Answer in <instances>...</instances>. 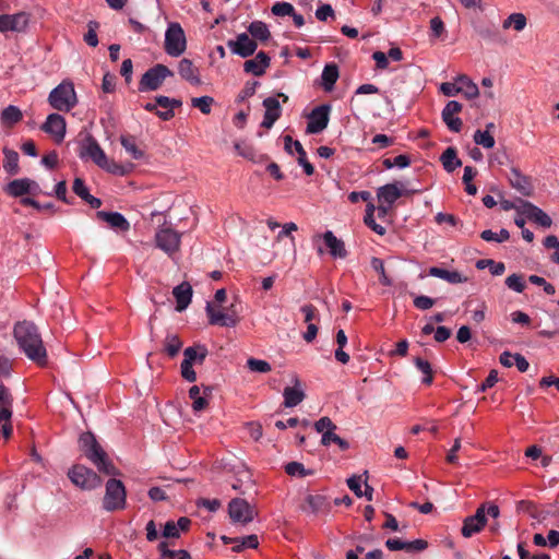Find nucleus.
Wrapping results in <instances>:
<instances>
[{
	"instance_id": "f257e3e1",
	"label": "nucleus",
	"mask_w": 559,
	"mask_h": 559,
	"mask_svg": "<svg viewBox=\"0 0 559 559\" xmlns=\"http://www.w3.org/2000/svg\"><path fill=\"white\" fill-rule=\"evenodd\" d=\"M13 335L20 349L28 359L40 367L47 365V350L44 346L37 326L31 321L17 322Z\"/></svg>"
},
{
	"instance_id": "f03ea898",
	"label": "nucleus",
	"mask_w": 559,
	"mask_h": 559,
	"mask_svg": "<svg viewBox=\"0 0 559 559\" xmlns=\"http://www.w3.org/2000/svg\"><path fill=\"white\" fill-rule=\"evenodd\" d=\"M79 444L84 455L106 475H117L118 469L108 460L107 453L103 450L92 432H84L80 436Z\"/></svg>"
},
{
	"instance_id": "7ed1b4c3",
	"label": "nucleus",
	"mask_w": 559,
	"mask_h": 559,
	"mask_svg": "<svg viewBox=\"0 0 559 559\" xmlns=\"http://www.w3.org/2000/svg\"><path fill=\"white\" fill-rule=\"evenodd\" d=\"M80 158H91L98 167L102 169L114 174V175H124L126 170L123 166L117 164L114 160H109L104 150L100 147L96 139L87 134L85 140L82 142L80 152Z\"/></svg>"
},
{
	"instance_id": "20e7f679",
	"label": "nucleus",
	"mask_w": 559,
	"mask_h": 559,
	"mask_svg": "<svg viewBox=\"0 0 559 559\" xmlns=\"http://www.w3.org/2000/svg\"><path fill=\"white\" fill-rule=\"evenodd\" d=\"M50 106L59 111H70L78 103L74 85L63 81L48 96Z\"/></svg>"
},
{
	"instance_id": "39448f33",
	"label": "nucleus",
	"mask_w": 559,
	"mask_h": 559,
	"mask_svg": "<svg viewBox=\"0 0 559 559\" xmlns=\"http://www.w3.org/2000/svg\"><path fill=\"white\" fill-rule=\"evenodd\" d=\"M126 504L127 491L123 483L116 478L108 479L103 498V508L108 512H114L123 510Z\"/></svg>"
},
{
	"instance_id": "423d86ee",
	"label": "nucleus",
	"mask_w": 559,
	"mask_h": 559,
	"mask_svg": "<svg viewBox=\"0 0 559 559\" xmlns=\"http://www.w3.org/2000/svg\"><path fill=\"white\" fill-rule=\"evenodd\" d=\"M68 477L74 486L82 490H93L102 485V478L93 469L82 464L73 465L68 472Z\"/></svg>"
},
{
	"instance_id": "0eeeda50",
	"label": "nucleus",
	"mask_w": 559,
	"mask_h": 559,
	"mask_svg": "<svg viewBox=\"0 0 559 559\" xmlns=\"http://www.w3.org/2000/svg\"><path fill=\"white\" fill-rule=\"evenodd\" d=\"M187 40L179 23H169L165 33V51L171 57H179L186 51Z\"/></svg>"
},
{
	"instance_id": "6e6552de",
	"label": "nucleus",
	"mask_w": 559,
	"mask_h": 559,
	"mask_svg": "<svg viewBox=\"0 0 559 559\" xmlns=\"http://www.w3.org/2000/svg\"><path fill=\"white\" fill-rule=\"evenodd\" d=\"M174 72L164 64H156L150 68L139 82V92L156 91L160 87L166 78L173 76Z\"/></svg>"
},
{
	"instance_id": "1a4fd4ad",
	"label": "nucleus",
	"mask_w": 559,
	"mask_h": 559,
	"mask_svg": "<svg viewBox=\"0 0 559 559\" xmlns=\"http://www.w3.org/2000/svg\"><path fill=\"white\" fill-rule=\"evenodd\" d=\"M5 8V1L0 0V32H24L29 22V14L24 11L14 14H5L3 13Z\"/></svg>"
},
{
	"instance_id": "9d476101",
	"label": "nucleus",
	"mask_w": 559,
	"mask_h": 559,
	"mask_svg": "<svg viewBox=\"0 0 559 559\" xmlns=\"http://www.w3.org/2000/svg\"><path fill=\"white\" fill-rule=\"evenodd\" d=\"M181 234L168 226L160 227L155 234L156 247L168 257H173L180 248Z\"/></svg>"
},
{
	"instance_id": "9b49d317",
	"label": "nucleus",
	"mask_w": 559,
	"mask_h": 559,
	"mask_svg": "<svg viewBox=\"0 0 559 559\" xmlns=\"http://www.w3.org/2000/svg\"><path fill=\"white\" fill-rule=\"evenodd\" d=\"M12 403L13 397L7 386L0 384V429L2 436L9 439L12 435Z\"/></svg>"
},
{
	"instance_id": "f8f14e48",
	"label": "nucleus",
	"mask_w": 559,
	"mask_h": 559,
	"mask_svg": "<svg viewBox=\"0 0 559 559\" xmlns=\"http://www.w3.org/2000/svg\"><path fill=\"white\" fill-rule=\"evenodd\" d=\"M228 513L233 522L246 525L257 515L255 509L241 498L231 499L228 504Z\"/></svg>"
},
{
	"instance_id": "ddd939ff",
	"label": "nucleus",
	"mask_w": 559,
	"mask_h": 559,
	"mask_svg": "<svg viewBox=\"0 0 559 559\" xmlns=\"http://www.w3.org/2000/svg\"><path fill=\"white\" fill-rule=\"evenodd\" d=\"M205 310L209 317V322L212 325L236 326L240 321L234 305H231L226 311H221L215 310L214 306L211 302H207Z\"/></svg>"
},
{
	"instance_id": "4468645a",
	"label": "nucleus",
	"mask_w": 559,
	"mask_h": 559,
	"mask_svg": "<svg viewBox=\"0 0 559 559\" xmlns=\"http://www.w3.org/2000/svg\"><path fill=\"white\" fill-rule=\"evenodd\" d=\"M331 105L322 104L312 109L308 116L306 132L308 134H318L322 132L330 121Z\"/></svg>"
},
{
	"instance_id": "2eb2a0df",
	"label": "nucleus",
	"mask_w": 559,
	"mask_h": 559,
	"mask_svg": "<svg viewBox=\"0 0 559 559\" xmlns=\"http://www.w3.org/2000/svg\"><path fill=\"white\" fill-rule=\"evenodd\" d=\"M227 47L233 53L240 56L241 58H248L254 53L258 48V44L254 39L250 38L247 33L238 34L236 39H229Z\"/></svg>"
},
{
	"instance_id": "dca6fc26",
	"label": "nucleus",
	"mask_w": 559,
	"mask_h": 559,
	"mask_svg": "<svg viewBox=\"0 0 559 559\" xmlns=\"http://www.w3.org/2000/svg\"><path fill=\"white\" fill-rule=\"evenodd\" d=\"M519 202H520L521 215L535 222L536 224L540 225L542 227L548 228L551 226L552 221H551L550 216L548 214H546L543 210H540L538 206H536L533 203L525 201L523 199H519Z\"/></svg>"
},
{
	"instance_id": "f3484780",
	"label": "nucleus",
	"mask_w": 559,
	"mask_h": 559,
	"mask_svg": "<svg viewBox=\"0 0 559 559\" xmlns=\"http://www.w3.org/2000/svg\"><path fill=\"white\" fill-rule=\"evenodd\" d=\"M284 150L286 153L293 155L294 151L297 152V162L304 168V171L307 176H311L314 173L313 165L308 160L307 153L304 150L301 143L299 141H294L290 135H285L284 138Z\"/></svg>"
},
{
	"instance_id": "a211bd4d",
	"label": "nucleus",
	"mask_w": 559,
	"mask_h": 559,
	"mask_svg": "<svg viewBox=\"0 0 559 559\" xmlns=\"http://www.w3.org/2000/svg\"><path fill=\"white\" fill-rule=\"evenodd\" d=\"M66 120L59 114H50L45 123L41 126V130L55 138L57 143L63 141L66 135Z\"/></svg>"
},
{
	"instance_id": "6ab92c4d",
	"label": "nucleus",
	"mask_w": 559,
	"mask_h": 559,
	"mask_svg": "<svg viewBox=\"0 0 559 559\" xmlns=\"http://www.w3.org/2000/svg\"><path fill=\"white\" fill-rule=\"evenodd\" d=\"M404 187L403 182L386 183L380 187L377 191L379 203H385L389 206L403 195L401 188Z\"/></svg>"
},
{
	"instance_id": "aec40b11",
	"label": "nucleus",
	"mask_w": 559,
	"mask_h": 559,
	"mask_svg": "<svg viewBox=\"0 0 559 559\" xmlns=\"http://www.w3.org/2000/svg\"><path fill=\"white\" fill-rule=\"evenodd\" d=\"M271 59L264 51H259L253 59L246 60L243 63V70L247 73H251L255 76H261L265 73V70L270 67Z\"/></svg>"
},
{
	"instance_id": "412c9836",
	"label": "nucleus",
	"mask_w": 559,
	"mask_h": 559,
	"mask_svg": "<svg viewBox=\"0 0 559 559\" xmlns=\"http://www.w3.org/2000/svg\"><path fill=\"white\" fill-rule=\"evenodd\" d=\"M265 108L263 121L261 127L270 129L273 127L275 121L281 117L282 108L280 102L275 97H267L263 100Z\"/></svg>"
},
{
	"instance_id": "4be33fe9",
	"label": "nucleus",
	"mask_w": 559,
	"mask_h": 559,
	"mask_svg": "<svg viewBox=\"0 0 559 559\" xmlns=\"http://www.w3.org/2000/svg\"><path fill=\"white\" fill-rule=\"evenodd\" d=\"M178 72L181 79L191 85L199 86L202 84L200 71L190 59L183 58L179 61Z\"/></svg>"
},
{
	"instance_id": "5701e85b",
	"label": "nucleus",
	"mask_w": 559,
	"mask_h": 559,
	"mask_svg": "<svg viewBox=\"0 0 559 559\" xmlns=\"http://www.w3.org/2000/svg\"><path fill=\"white\" fill-rule=\"evenodd\" d=\"M322 238L333 258L345 259L347 257L348 253L344 241L338 239L331 230H326Z\"/></svg>"
},
{
	"instance_id": "b1692460",
	"label": "nucleus",
	"mask_w": 559,
	"mask_h": 559,
	"mask_svg": "<svg viewBox=\"0 0 559 559\" xmlns=\"http://www.w3.org/2000/svg\"><path fill=\"white\" fill-rule=\"evenodd\" d=\"M35 189H38V185L28 179V178H22V179H15L7 186L5 191L12 195V197H23L27 193L33 192Z\"/></svg>"
},
{
	"instance_id": "393cba45",
	"label": "nucleus",
	"mask_w": 559,
	"mask_h": 559,
	"mask_svg": "<svg viewBox=\"0 0 559 559\" xmlns=\"http://www.w3.org/2000/svg\"><path fill=\"white\" fill-rule=\"evenodd\" d=\"M156 102L163 110L156 111V115L164 121L171 119L175 116L174 109L182 105L181 100L169 98L167 96H157Z\"/></svg>"
},
{
	"instance_id": "a878e982",
	"label": "nucleus",
	"mask_w": 559,
	"mask_h": 559,
	"mask_svg": "<svg viewBox=\"0 0 559 559\" xmlns=\"http://www.w3.org/2000/svg\"><path fill=\"white\" fill-rule=\"evenodd\" d=\"M173 294H174V296L176 298V302H177L176 310L181 312L191 302L192 287L188 282H183L174 288Z\"/></svg>"
},
{
	"instance_id": "bb28decb",
	"label": "nucleus",
	"mask_w": 559,
	"mask_h": 559,
	"mask_svg": "<svg viewBox=\"0 0 559 559\" xmlns=\"http://www.w3.org/2000/svg\"><path fill=\"white\" fill-rule=\"evenodd\" d=\"M96 215L100 221L108 223L112 228L122 231H127L130 229V223L122 214L118 212L98 211Z\"/></svg>"
},
{
	"instance_id": "cd10ccee",
	"label": "nucleus",
	"mask_w": 559,
	"mask_h": 559,
	"mask_svg": "<svg viewBox=\"0 0 559 559\" xmlns=\"http://www.w3.org/2000/svg\"><path fill=\"white\" fill-rule=\"evenodd\" d=\"M511 186L521 194L530 197L533 193V186L526 176H523L518 169L513 168L509 177Z\"/></svg>"
},
{
	"instance_id": "c85d7f7f",
	"label": "nucleus",
	"mask_w": 559,
	"mask_h": 559,
	"mask_svg": "<svg viewBox=\"0 0 559 559\" xmlns=\"http://www.w3.org/2000/svg\"><path fill=\"white\" fill-rule=\"evenodd\" d=\"M428 274L433 277L441 278L450 284H459L467 282V277L457 271H449L438 266H432L428 270Z\"/></svg>"
},
{
	"instance_id": "c756f323",
	"label": "nucleus",
	"mask_w": 559,
	"mask_h": 559,
	"mask_svg": "<svg viewBox=\"0 0 559 559\" xmlns=\"http://www.w3.org/2000/svg\"><path fill=\"white\" fill-rule=\"evenodd\" d=\"M235 150L237 151L238 155L255 164H262L267 162L270 158L269 155L258 153L252 145L247 143H236Z\"/></svg>"
},
{
	"instance_id": "7c9ffc66",
	"label": "nucleus",
	"mask_w": 559,
	"mask_h": 559,
	"mask_svg": "<svg viewBox=\"0 0 559 559\" xmlns=\"http://www.w3.org/2000/svg\"><path fill=\"white\" fill-rule=\"evenodd\" d=\"M475 32L485 40L500 43L501 37L498 28L491 23H479L475 25Z\"/></svg>"
},
{
	"instance_id": "2f4dec72",
	"label": "nucleus",
	"mask_w": 559,
	"mask_h": 559,
	"mask_svg": "<svg viewBox=\"0 0 559 559\" xmlns=\"http://www.w3.org/2000/svg\"><path fill=\"white\" fill-rule=\"evenodd\" d=\"M183 360H188V362L193 364H202L207 356V349L204 345L195 344L193 346L187 347L183 350Z\"/></svg>"
},
{
	"instance_id": "473e14b6",
	"label": "nucleus",
	"mask_w": 559,
	"mask_h": 559,
	"mask_svg": "<svg viewBox=\"0 0 559 559\" xmlns=\"http://www.w3.org/2000/svg\"><path fill=\"white\" fill-rule=\"evenodd\" d=\"M340 72L338 67L335 63H329L322 71V86L324 91L330 92L333 90L334 84L338 79Z\"/></svg>"
},
{
	"instance_id": "72a5a7b5",
	"label": "nucleus",
	"mask_w": 559,
	"mask_h": 559,
	"mask_svg": "<svg viewBox=\"0 0 559 559\" xmlns=\"http://www.w3.org/2000/svg\"><path fill=\"white\" fill-rule=\"evenodd\" d=\"M175 542L163 540L158 544L157 549L163 557H169V559H191L190 554L187 550H171L169 547H174Z\"/></svg>"
},
{
	"instance_id": "f704fd0d",
	"label": "nucleus",
	"mask_w": 559,
	"mask_h": 559,
	"mask_svg": "<svg viewBox=\"0 0 559 559\" xmlns=\"http://www.w3.org/2000/svg\"><path fill=\"white\" fill-rule=\"evenodd\" d=\"M440 160L448 173L454 171L457 167L462 166L461 159L457 157V152L454 147H448L441 155Z\"/></svg>"
},
{
	"instance_id": "c9c22d12",
	"label": "nucleus",
	"mask_w": 559,
	"mask_h": 559,
	"mask_svg": "<svg viewBox=\"0 0 559 559\" xmlns=\"http://www.w3.org/2000/svg\"><path fill=\"white\" fill-rule=\"evenodd\" d=\"M23 118L22 111L14 105H9L1 112V123L5 127H12Z\"/></svg>"
},
{
	"instance_id": "e433bc0d",
	"label": "nucleus",
	"mask_w": 559,
	"mask_h": 559,
	"mask_svg": "<svg viewBox=\"0 0 559 559\" xmlns=\"http://www.w3.org/2000/svg\"><path fill=\"white\" fill-rule=\"evenodd\" d=\"M3 154H4V160H3L4 170L11 176L19 174V171H20L19 154L15 151L7 148V147L3 148Z\"/></svg>"
},
{
	"instance_id": "4c0bfd02",
	"label": "nucleus",
	"mask_w": 559,
	"mask_h": 559,
	"mask_svg": "<svg viewBox=\"0 0 559 559\" xmlns=\"http://www.w3.org/2000/svg\"><path fill=\"white\" fill-rule=\"evenodd\" d=\"M248 32L254 40L266 41L271 37L267 25L262 21L251 22L248 26Z\"/></svg>"
},
{
	"instance_id": "58836bf2",
	"label": "nucleus",
	"mask_w": 559,
	"mask_h": 559,
	"mask_svg": "<svg viewBox=\"0 0 559 559\" xmlns=\"http://www.w3.org/2000/svg\"><path fill=\"white\" fill-rule=\"evenodd\" d=\"M459 93H463L467 99H473L478 96L479 90L466 75H461L457 79Z\"/></svg>"
},
{
	"instance_id": "ea45409f",
	"label": "nucleus",
	"mask_w": 559,
	"mask_h": 559,
	"mask_svg": "<svg viewBox=\"0 0 559 559\" xmlns=\"http://www.w3.org/2000/svg\"><path fill=\"white\" fill-rule=\"evenodd\" d=\"M283 396L284 405L286 407H295L304 401L305 393L300 389L286 386L284 389Z\"/></svg>"
},
{
	"instance_id": "a19ab883",
	"label": "nucleus",
	"mask_w": 559,
	"mask_h": 559,
	"mask_svg": "<svg viewBox=\"0 0 559 559\" xmlns=\"http://www.w3.org/2000/svg\"><path fill=\"white\" fill-rule=\"evenodd\" d=\"M516 511L519 513H526L538 521H543L546 519V515L537 509V506L533 501L530 500L518 501Z\"/></svg>"
},
{
	"instance_id": "79ce46f5",
	"label": "nucleus",
	"mask_w": 559,
	"mask_h": 559,
	"mask_svg": "<svg viewBox=\"0 0 559 559\" xmlns=\"http://www.w3.org/2000/svg\"><path fill=\"white\" fill-rule=\"evenodd\" d=\"M120 143L123 148L131 155L134 159H140L144 156V152L140 150L136 145V139L133 135L124 134L120 136Z\"/></svg>"
},
{
	"instance_id": "37998d69",
	"label": "nucleus",
	"mask_w": 559,
	"mask_h": 559,
	"mask_svg": "<svg viewBox=\"0 0 559 559\" xmlns=\"http://www.w3.org/2000/svg\"><path fill=\"white\" fill-rule=\"evenodd\" d=\"M306 503L313 513L328 509L326 498L322 495H308L306 497Z\"/></svg>"
},
{
	"instance_id": "c03bdc74",
	"label": "nucleus",
	"mask_w": 559,
	"mask_h": 559,
	"mask_svg": "<svg viewBox=\"0 0 559 559\" xmlns=\"http://www.w3.org/2000/svg\"><path fill=\"white\" fill-rule=\"evenodd\" d=\"M414 362H415V366L417 367V369L425 374V377L423 378V383L430 385L433 381V374H432V369H431V365L429 364V361H427L420 357H416L414 359Z\"/></svg>"
},
{
	"instance_id": "a18cd8bd",
	"label": "nucleus",
	"mask_w": 559,
	"mask_h": 559,
	"mask_svg": "<svg viewBox=\"0 0 559 559\" xmlns=\"http://www.w3.org/2000/svg\"><path fill=\"white\" fill-rule=\"evenodd\" d=\"M370 264H371V267L379 274V282L383 286H391L392 285V281H391V278L385 273L383 261L380 258L373 257L371 259Z\"/></svg>"
},
{
	"instance_id": "49530a36",
	"label": "nucleus",
	"mask_w": 559,
	"mask_h": 559,
	"mask_svg": "<svg viewBox=\"0 0 559 559\" xmlns=\"http://www.w3.org/2000/svg\"><path fill=\"white\" fill-rule=\"evenodd\" d=\"M214 103L215 100L211 96L193 97L191 99L192 107L198 108L204 115L211 114L212 105Z\"/></svg>"
},
{
	"instance_id": "de8ad7c7",
	"label": "nucleus",
	"mask_w": 559,
	"mask_h": 559,
	"mask_svg": "<svg viewBox=\"0 0 559 559\" xmlns=\"http://www.w3.org/2000/svg\"><path fill=\"white\" fill-rule=\"evenodd\" d=\"M182 347L178 335L169 334L165 338V350L170 357H175Z\"/></svg>"
},
{
	"instance_id": "09e8293b",
	"label": "nucleus",
	"mask_w": 559,
	"mask_h": 559,
	"mask_svg": "<svg viewBox=\"0 0 559 559\" xmlns=\"http://www.w3.org/2000/svg\"><path fill=\"white\" fill-rule=\"evenodd\" d=\"M285 472L289 476H298V477H306L309 475H312L313 472L310 469H306L304 464L299 462H289L285 465Z\"/></svg>"
},
{
	"instance_id": "8fccbe9b",
	"label": "nucleus",
	"mask_w": 559,
	"mask_h": 559,
	"mask_svg": "<svg viewBox=\"0 0 559 559\" xmlns=\"http://www.w3.org/2000/svg\"><path fill=\"white\" fill-rule=\"evenodd\" d=\"M484 527V525H480L478 522H475L472 518H466L463 521L461 533L465 538H469L474 534L479 533Z\"/></svg>"
},
{
	"instance_id": "3c124183",
	"label": "nucleus",
	"mask_w": 559,
	"mask_h": 559,
	"mask_svg": "<svg viewBox=\"0 0 559 559\" xmlns=\"http://www.w3.org/2000/svg\"><path fill=\"white\" fill-rule=\"evenodd\" d=\"M474 141L477 145H481L485 148H492L495 146V139L488 130H477L474 133Z\"/></svg>"
},
{
	"instance_id": "603ef678",
	"label": "nucleus",
	"mask_w": 559,
	"mask_h": 559,
	"mask_svg": "<svg viewBox=\"0 0 559 559\" xmlns=\"http://www.w3.org/2000/svg\"><path fill=\"white\" fill-rule=\"evenodd\" d=\"M506 285L508 288L516 293H523L526 287L523 275L516 273H513L506 278Z\"/></svg>"
},
{
	"instance_id": "864d4df0",
	"label": "nucleus",
	"mask_w": 559,
	"mask_h": 559,
	"mask_svg": "<svg viewBox=\"0 0 559 559\" xmlns=\"http://www.w3.org/2000/svg\"><path fill=\"white\" fill-rule=\"evenodd\" d=\"M247 366L251 371L261 373L269 372L272 369L271 365L267 361L257 358H249L247 360Z\"/></svg>"
},
{
	"instance_id": "5fc2aeb1",
	"label": "nucleus",
	"mask_w": 559,
	"mask_h": 559,
	"mask_svg": "<svg viewBox=\"0 0 559 559\" xmlns=\"http://www.w3.org/2000/svg\"><path fill=\"white\" fill-rule=\"evenodd\" d=\"M455 115H445L444 111H442L441 117L445 126L449 128L452 132H460L463 126L462 120L459 117H454Z\"/></svg>"
},
{
	"instance_id": "6e6d98bb",
	"label": "nucleus",
	"mask_w": 559,
	"mask_h": 559,
	"mask_svg": "<svg viewBox=\"0 0 559 559\" xmlns=\"http://www.w3.org/2000/svg\"><path fill=\"white\" fill-rule=\"evenodd\" d=\"M162 535L167 540H173V542H175V539L180 537V532H179L178 527L176 526L175 521L170 520L165 523Z\"/></svg>"
},
{
	"instance_id": "4d7b16f0",
	"label": "nucleus",
	"mask_w": 559,
	"mask_h": 559,
	"mask_svg": "<svg viewBox=\"0 0 559 559\" xmlns=\"http://www.w3.org/2000/svg\"><path fill=\"white\" fill-rule=\"evenodd\" d=\"M271 11L277 16H290V14H294V7L288 2H276L273 4Z\"/></svg>"
},
{
	"instance_id": "13d9d810",
	"label": "nucleus",
	"mask_w": 559,
	"mask_h": 559,
	"mask_svg": "<svg viewBox=\"0 0 559 559\" xmlns=\"http://www.w3.org/2000/svg\"><path fill=\"white\" fill-rule=\"evenodd\" d=\"M97 28H98L97 22L91 21L88 23V31L84 35V40L91 47H96L98 45V38H97V34H96Z\"/></svg>"
},
{
	"instance_id": "bf43d9fd",
	"label": "nucleus",
	"mask_w": 559,
	"mask_h": 559,
	"mask_svg": "<svg viewBox=\"0 0 559 559\" xmlns=\"http://www.w3.org/2000/svg\"><path fill=\"white\" fill-rule=\"evenodd\" d=\"M544 246L547 249H557L551 255V260L559 264V240L556 236L549 235L544 239Z\"/></svg>"
},
{
	"instance_id": "052dcab7",
	"label": "nucleus",
	"mask_w": 559,
	"mask_h": 559,
	"mask_svg": "<svg viewBox=\"0 0 559 559\" xmlns=\"http://www.w3.org/2000/svg\"><path fill=\"white\" fill-rule=\"evenodd\" d=\"M192 366L193 365L188 362V360H182L180 366L182 378L189 382H194L197 380V373Z\"/></svg>"
},
{
	"instance_id": "680f3d73",
	"label": "nucleus",
	"mask_w": 559,
	"mask_h": 559,
	"mask_svg": "<svg viewBox=\"0 0 559 559\" xmlns=\"http://www.w3.org/2000/svg\"><path fill=\"white\" fill-rule=\"evenodd\" d=\"M435 299L425 295L417 296L414 299V306L419 310H428L433 307Z\"/></svg>"
},
{
	"instance_id": "e2e57ef3",
	"label": "nucleus",
	"mask_w": 559,
	"mask_h": 559,
	"mask_svg": "<svg viewBox=\"0 0 559 559\" xmlns=\"http://www.w3.org/2000/svg\"><path fill=\"white\" fill-rule=\"evenodd\" d=\"M518 554H519L520 559H550V556L548 554H538V555H533L532 556L525 549V544L524 543H519L518 544Z\"/></svg>"
},
{
	"instance_id": "0e129e2a",
	"label": "nucleus",
	"mask_w": 559,
	"mask_h": 559,
	"mask_svg": "<svg viewBox=\"0 0 559 559\" xmlns=\"http://www.w3.org/2000/svg\"><path fill=\"white\" fill-rule=\"evenodd\" d=\"M74 193L80 197L82 200H85L87 197H90V191L87 187L85 186L83 179L75 178L72 187Z\"/></svg>"
},
{
	"instance_id": "69168bd1",
	"label": "nucleus",
	"mask_w": 559,
	"mask_h": 559,
	"mask_svg": "<svg viewBox=\"0 0 559 559\" xmlns=\"http://www.w3.org/2000/svg\"><path fill=\"white\" fill-rule=\"evenodd\" d=\"M336 425L331 420L330 417H321L319 420L314 423V429L323 433L325 430L336 429Z\"/></svg>"
},
{
	"instance_id": "338daca9",
	"label": "nucleus",
	"mask_w": 559,
	"mask_h": 559,
	"mask_svg": "<svg viewBox=\"0 0 559 559\" xmlns=\"http://www.w3.org/2000/svg\"><path fill=\"white\" fill-rule=\"evenodd\" d=\"M428 547V543L424 539H416L413 542H405L404 550L407 552H419Z\"/></svg>"
},
{
	"instance_id": "774afa93",
	"label": "nucleus",
	"mask_w": 559,
	"mask_h": 559,
	"mask_svg": "<svg viewBox=\"0 0 559 559\" xmlns=\"http://www.w3.org/2000/svg\"><path fill=\"white\" fill-rule=\"evenodd\" d=\"M361 481V476L357 475H353L347 479L348 488L359 498L362 497Z\"/></svg>"
}]
</instances>
